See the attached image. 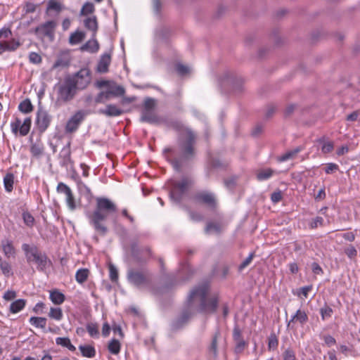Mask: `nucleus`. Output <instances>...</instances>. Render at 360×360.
<instances>
[{
	"mask_svg": "<svg viewBox=\"0 0 360 360\" xmlns=\"http://www.w3.org/2000/svg\"><path fill=\"white\" fill-rule=\"evenodd\" d=\"M56 27V22L53 20H49L37 27L34 32L37 35L46 36L52 39Z\"/></svg>",
	"mask_w": 360,
	"mask_h": 360,
	"instance_id": "obj_14",
	"label": "nucleus"
},
{
	"mask_svg": "<svg viewBox=\"0 0 360 360\" xmlns=\"http://www.w3.org/2000/svg\"><path fill=\"white\" fill-rule=\"evenodd\" d=\"M31 124L32 120L30 117L25 118L23 122L16 117L15 121L11 124V131L15 135L19 132L20 136H25L29 133Z\"/></svg>",
	"mask_w": 360,
	"mask_h": 360,
	"instance_id": "obj_12",
	"label": "nucleus"
},
{
	"mask_svg": "<svg viewBox=\"0 0 360 360\" xmlns=\"http://www.w3.org/2000/svg\"><path fill=\"white\" fill-rule=\"evenodd\" d=\"M4 43L6 51H10L16 50L20 45V42L18 41H15V39L9 41H4Z\"/></svg>",
	"mask_w": 360,
	"mask_h": 360,
	"instance_id": "obj_52",
	"label": "nucleus"
},
{
	"mask_svg": "<svg viewBox=\"0 0 360 360\" xmlns=\"http://www.w3.org/2000/svg\"><path fill=\"white\" fill-rule=\"evenodd\" d=\"M89 275V269H79L76 272L75 279L79 283L82 284L87 280Z\"/></svg>",
	"mask_w": 360,
	"mask_h": 360,
	"instance_id": "obj_37",
	"label": "nucleus"
},
{
	"mask_svg": "<svg viewBox=\"0 0 360 360\" xmlns=\"http://www.w3.org/2000/svg\"><path fill=\"white\" fill-rule=\"evenodd\" d=\"M70 80L73 81L77 90L86 89L91 82V71L87 68H82L72 76L67 77Z\"/></svg>",
	"mask_w": 360,
	"mask_h": 360,
	"instance_id": "obj_8",
	"label": "nucleus"
},
{
	"mask_svg": "<svg viewBox=\"0 0 360 360\" xmlns=\"http://www.w3.org/2000/svg\"><path fill=\"white\" fill-rule=\"evenodd\" d=\"M86 37L84 32L77 30L72 33L69 38L70 44H77L82 41Z\"/></svg>",
	"mask_w": 360,
	"mask_h": 360,
	"instance_id": "obj_29",
	"label": "nucleus"
},
{
	"mask_svg": "<svg viewBox=\"0 0 360 360\" xmlns=\"http://www.w3.org/2000/svg\"><path fill=\"white\" fill-rule=\"evenodd\" d=\"M194 314L192 307L188 304V307L184 309L179 316L172 321L171 323V329L176 331L181 329L188 322L191 317Z\"/></svg>",
	"mask_w": 360,
	"mask_h": 360,
	"instance_id": "obj_10",
	"label": "nucleus"
},
{
	"mask_svg": "<svg viewBox=\"0 0 360 360\" xmlns=\"http://www.w3.org/2000/svg\"><path fill=\"white\" fill-rule=\"evenodd\" d=\"M189 216L191 219L194 221H201L203 220V216L197 212L190 211Z\"/></svg>",
	"mask_w": 360,
	"mask_h": 360,
	"instance_id": "obj_64",
	"label": "nucleus"
},
{
	"mask_svg": "<svg viewBox=\"0 0 360 360\" xmlns=\"http://www.w3.org/2000/svg\"><path fill=\"white\" fill-rule=\"evenodd\" d=\"M30 323L36 328L44 329L46 324V319L44 317L32 316L30 319Z\"/></svg>",
	"mask_w": 360,
	"mask_h": 360,
	"instance_id": "obj_36",
	"label": "nucleus"
},
{
	"mask_svg": "<svg viewBox=\"0 0 360 360\" xmlns=\"http://www.w3.org/2000/svg\"><path fill=\"white\" fill-rule=\"evenodd\" d=\"M99 49V44L98 41L93 38L88 41H86L84 44H83L80 47V50L82 51H87L89 53H96Z\"/></svg>",
	"mask_w": 360,
	"mask_h": 360,
	"instance_id": "obj_23",
	"label": "nucleus"
},
{
	"mask_svg": "<svg viewBox=\"0 0 360 360\" xmlns=\"http://www.w3.org/2000/svg\"><path fill=\"white\" fill-rule=\"evenodd\" d=\"M18 108L22 112L29 113L33 110V105L30 99H25L20 103Z\"/></svg>",
	"mask_w": 360,
	"mask_h": 360,
	"instance_id": "obj_40",
	"label": "nucleus"
},
{
	"mask_svg": "<svg viewBox=\"0 0 360 360\" xmlns=\"http://www.w3.org/2000/svg\"><path fill=\"white\" fill-rule=\"evenodd\" d=\"M168 126L174 129L183 132L177 139V148L167 147L163 150V155L173 169L181 172L184 167L192 162L196 155V135L189 128L184 127L181 122L172 120L168 122Z\"/></svg>",
	"mask_w": 360,
	"mask_h": 360,
	"instance_id": "obj_1",
	"label": "nucleus"
},
{
	"mask_svg": "<svg viewBox=\"0 0 360 360\" xmlns=\"http://www.w3.org/2000/svg\"><path fill=\"white\" fill-rule=\"evenodd\" d=\"M66 195V202L70 210H75L76 208V205L75 202V198L72 194V191L65 194Z\"/></svg>",
	"mask_w": 360,
	"mask_h": 360,
	"instance_id": "obj_51",
	"label": "nucleus"
},
{
	"mask_svg": "<svg viewBox=\"0 0 360 360\" xmlns=\"http://www.w3.org/2000/svg\"><path fill=\"white\" fill-rule=\"evenodd\" d=\"M209 286L204 283L193 288L188 298V302L192 307L195 300H198L200 304L198 311L200 313L211 314L216 311L218 306L217 295L207 297Z\"/></svg>",
	"mask_w": 360,
	"mask_h": 360,
	"instance_id": "obj_3",
	"label": "nucleus"
},
{
	"mask_svg": "<svg viewBox=\"0 0 360 360\" xmlns=\"http://www.w3.org/2000/svg\"><path fill=\"white\" fill-rule=\"evenodd\" d=\"M127 278L129 283L136 288L148 286L151 284L152 274L147 269L127 270Z\"/></svg>",
	"mask_w": 360,
	"mask_h": 360,
	"instance_id": "obj_6",
	"label": "nucleus"
},
{
	"mask_svg": "<svg viewBox=\"0 0 360 360\" xmlns=\"http://www.w3.org/2000/svg\"><path fill=\"white\" fill-rule=\"evenodd\" d=\"M110 278L112 282H117L118 281V271L117 268L112 264L109 265Z\"/></svg>",
	"mask_w": 360,
	"mask_h": 360,
	"instance_id": "obj_55",
	"label": "nucleus"
},
{
	"mask_svg": "<svg viewBox=\"0 0 360 360\" xmlns=\"http://www.w3.org/2000/svg\"><path fill=\"white\" fill-rule=\"evenodd\" d=\"M79 349L83 356L93 358L96 355V349L91 345H79Z\"/></svg>",
	"mask_w": 360,
	"mask_h": 360,
	"instance_id": "obj_31",
	"label": "nucleus"
},
{
	"mask_svg": "<svg viewBox=\"0 0 360 360\" xmlns=\"http://www.w3.org/2000/svg\"><path fill=\"white\" fill-rule=\"evenodd\" d=\"M112 98L110 92L107 89L105 91H101L95 98L94 101L96 104L104 103Z\"/></svg>",
	"mask_w": 360,
	"mask_h": 360,
	"instance_id": "obj_38",
	"label": "nucleus"
},
{
	"mask_svg": "<svg viewBox=\"0 0 360 360\" xmlns=\"http://www.w3.org/2000/svg\"><path fill=\"white\" fill-rule=\"evenodd\" d=\"M278 340L274 333L270 334L268 338V349L269 350H274L278 347Z\"/></svg>",
	"mask_w": 360,
	"mask_h": 360,
	"instance_id": "obj_46",
	"label": "nucleus"
},
{
	"mask_svg": "<svg viewBox=\"0 0 360 360\" xmlns=\"http://www.w3.org/2000/svg\"><path fill=\"white\" fill-rule=\"evenodd\" d=\"M95 8L93 3L86 2L85 3L80 11L81 15H87L89 14H91L94 12Z\"/></svg>",
	"mask_w": 360,
	"mask_h": 360,
	"instance_id": "obj_47",
	"label": "nucleus"
},
{
	"mask_svg": "<svg viewBox=\"0 0 360 360\" xmlns=\"http://www.w3.org/2000/svg\"><path fill=\"white\" fill-rule=\"evenodd\" d=\"M0 269L2 271V273L5 276H9L11 272V266L10 264L6 261L1 262L0 263Z\"/></svg>",
	"mask_w": 360,
	"mask_h": 360,
	"instance_id": "obj_57",
	"label": "nucleus"
},
{
	"mask_svg": "<svg viewBox=\"0 0 360 360\" xmlns=\"http://www.w3.org/2000/svg\"><path fill=\"white\" fill-rule=\"evenodd\" d=\"M254 257L255 253H250L249 256L239 265L238 271L241 272L245 268H246L251 263Z\"/></svg>",
	"mask_w": 360,
	"mask_h": 360,
	"instance_id": "obj_56",
	"label": "nucleus"
},
{
	"mask_svg": "<svg viewBox=\"0 0 360 360\" xmlns=\"http://www.w3.org/2000/svg\"><path fill=\"white\" fill-rule=\"evenodd\" d=\"M108 91L112 96H121L124 94L125 90L122 86L117 85L116 84H111L110 83L108 88Z\"/></svg>",
	"mask_w": 360,
	"mask_h": 360,
	"instance_id": "obj_35",
	"label": "nucleus"
},
{
	"mask_svg": "<svg viewBox=\"0 0 360 360\" xmlns=\"http://www.w3.org/2000/svg\"><path fill=\"white\" fill-rule=\"evenodd\" d=\"M176 70L179 75L184 76L188 73L189 69L187 66L183 64H177L176 66Z\"/></svg>",
	"mask_w": 360,
	"mask_h": 360,
	"instance_id": "obj_61",
	"label": "nucleus"
},
{
	"mask_svg": "<svg viewBox=\"0 0 360 360\" xmlns=\"http://www.w3.org/2000/svg\"><path fill=\"white\" fill-rule=\"evenodd\" d=\"M22 250L28 263L34 262L37 265L39 271H44L48 264L51 263L45 252H41L36 245L30 246L27 243L22 245Z\"/></svg>",
	"mask_w": 360,
	"mask_h": 360,
	"instance_id": "obj_4",
	"label": "nucleus"
},
{
	"mask_svg": "<svg viewBox=\"0 0 360 360\" xmlns=\"http://www.w3.org/2000/svg\"><path fill=\"white\" fill-rule=\"evenodd\" d=\"M60 157L61 158V165L63 166L67 167L72 163L70 143H68L66 146L63 148Z\"/></svg>",
	"mask_w": 360,
	"mask_h": 360,
	"instance_id": "obj_22",
	"label": "nucleus"
},
{
	"mask_svg": "<svg viewBox=\"0 0 360 360\" xmlns=\"http://www.w3.org/2000/svg\"><path fill=\"white\" fill-rule=\"evenodd\" d=\"M220 337V330L217 329L212 338V341L208 348L209 352L213 354L214 358L218 355V340Z\"/></svg>",
	"mask_w": 360,
	"mask_h": 360,
	"instance_id": "obj_24",
	"label": "nucleus"
},
{
	"mask_svg": "<svg viewBox=\"0 0 360 360\" xmlns=\"http://www.w3.org/2000/svg\"><path fill=\"white\" fill-rule=\"evenodd\" d=\"M140 121L149 124H158L160 118L154 110H142Z\"/></svg>",
	"mask_w": 360,
	"mask_h": 360,
	"instance_id": "obj_18",
	"label": "nucleus"
},
{
	"mask_svg": "<svg viewBox=\"0 0 360 360\" xmlns=\"http://www.w3.org/2000/svg\"><path fill=\"white\" fill-rule=\"evenodd\" d=\"M29 60L33 64H39L41 63V57L36 52H31L29 55Z\"/></svg>",
	"mask_w": 360,
	"mask_h": 360,
	"instance_id": "obj_60",
	"label": "nucleus"
},
{
	"mask_svg": "<svg viewBox=\"0 0 360 360\" xmlns=\"http://www.w3.org/2000/svg\"><path fill=\"white\" fill-rule=\"evenodd\" d=\"M49 316L56 321H60L63 319V311L59 307H51L49 313Z\"/></svg>",
	"mask_w": 360,
	"mask_h": 360,
	"instance_id": "obj_45",
	"label": "nucleus"
},
{
	"mask_svg": "<svg viewBox=\"0 0 360 360\" xmlns=\"http://www.w3.org/2000/svg\"><path fill=\"white\" fill-rule=\"evenodd\" d=\"M65 8V6L63 4H62L60 1L58 0H49L48 1L46 11H55L57 13H60L63 9Z\"/></svg>",
	"mask_w": 360,
	"mask_h": 360,
	"instance_id": "obj_28",
	"label": "nucleus"
},
{
	"mask_svg": "<svg viewBox=\"0 0 360 360\" xmlns=\"http://www.w3.org/2000/svg\"><path fill=\"white\" fill-rule=\"evenodd\" d=\"M120 343L119 340L112 339L108 344V349L110 353L113 354H119L120 351Z\"/></svg>",
	"mask_w": 360,
	"mask_h": 360,
	"instance_id": "obj_43",
	"label": "nucleus"
},
{
	"mask_svg": "<svg viewBox=\"0 0 360 360\" xmlns=\"http://www.w3.org/2000/svg\"><path fill=\"white\" fill-rule=\"evenodd\" d=\"M320 143H322L321 151L323 153H330L334 148L333 143L331 141L325 142L323 139H320L318 141Z\"/></svg>",
	"mask_w": 360,
	"mask_h": 360,
	"instance_id": "obj_49",
	"label": "nucleus"
},
{
	"mask_svg": "<svg viewBox=\"0 0 360 360\" xmlns=\"http://www.w3.org/2000/svg\"><path fill=\"white\" fill-rule=\"evenodd\" d=\"M344 252L352 260H354L357 256V250L352 245H349L345 248Z\"/></svg>",
	"mask_w": 360,
	"mask_h": 360,
	"instance_id": "obj_50",
	"label": "nucleus"
},
{
	"mask_svg": "<svg viewBox=\"0 0 360 360\" xmlns=\"http://www.w3.org/2000/svg\"><path fill=\"white\" fill-rule=\"evenodd\" d=\"M84 27L89 31L92 32V37L96 38V35L98 28L97 18L95 15L87 17L84 20Z\"/></svg>",
	"mask_w": 360,
	"mask_h": 360,
	"instance_id": "obj_19",
	"label": "nucleus"
},
{
	"mask_svg": "<svg viewBox=\"0 0 360 360\" xmlns=\"http://www.w3.org/2000/svg\"><path fill=\"white\" fill-rule=\"evenodd\" d=\"M193 199L195 202L205 205L212 210H214L217 207V200L216 196L210 191H198L193 195Z\"/></svg>",
	"mask_w": 360,
	"mask_h": 360,
	"instance_id": "obj_9",
	"label": "nucleus"
},
{
	"mask_svg": "<svg viewBox=\"0 0 360 360\" xmlns=\"http://www.w3.org/2000/svg\"><path fill=\"white\" fill-rule=\"evenodd\" d=\"M86 330L91 337L98 336V327L96 323H88L86 325Z\"/></svg>",
	"mask_w": 360,
	"mask_h": 360,
	"instance_id": "obj_54",
	"label": "nucleus"
},
{
	"mask_svg": "<svg viewBox=\"0 0 360 360\" xmlns=\"http://www.w3.org/2000/svg\"><path fill=\"white\" fill-rule=\"evenodd\" d=\"M333 309L328 306L326 304L320 309V314L321 316V319L325 321L326 319L330 318L333 315Z\"/></svg>",
	"mask_w": 360,
	"mask_h": 360,
	"instance_id": "obj_44",
	"label": "nucleus"
},
{
	"mask_svg": "<svg viewBox=\"0 0 360 360\" xmlns=\"http://www.w3.org/2000/svg\"><path fill=\"white\" fill-rule=\"evenodd\" d=\"M302 150V148L301 147H297L292 150L288 151L280 158V160L284 162L288 160L293 159Z\"/></svg>",
	"mask_w": 360,
	"mask_h": 360,
	"instance_id": "obj_42",
	"label": "nucleus"
},
{
	"mask_svg": "<svg viewBox=\"0 0 360 360\" xmlns=\"http://www.w3.org/2000/svg\"><path fill=\"white\" fill-rule=\"evenodd\" d=\"M223 85H230L235 91H240L242 90L243 81L241 78L238 77L233 73L226 72L222 80Z\"/></svg>",
	"mask_w": 360,
	"mask_h": 360,
	"instance_id": "obj_15",
	"label": "nucleus"
},
{
	"mask_svg": "<svg viewBox=\"0 0 360 360\" xmlns=\"http://www.w3.org/2000/svg\"><path fill=\"white\" fill-rule=\"evenodd\" d=\"M22 218H23V221H24L25 224L27 226H28L30 227H32L33 226L34 222V219L30 213L24 212L22 214Z\"/></svg>",
	"mask_w": 360,
	"mask_h": 360,
	"instance_id": "obj_59",
	"label": "nucleus"
},
{
	"mask_svg": "<svg viewBox=\"0 0 360 360\" xmlns=\"http://www.w3.org/2000/svg\"><path fill=\"white\" fill-rule=\"evenodd\" d=\"M70 65V59L68 56H60L57 58L54 64L53 65V68H65L69 66Z\"/></svg>",
	"mask_w": 360,
	"mask_h": 360,
	"instance_id": "obj_41",
	"label": "nucleus"
},
{
	"mask_svg": "<svg viewBox=\"0 0 360 360\" xmlns=\"http://www.w3.org/2000/svg\"><path fill=\"white\" fill-rule=\"evenodd\" d=\"M44 150V146L40 142L32 143L30 146V152L34 157L39 158L43 155Z\"/></svg>",
	"mask_w": 360,
	"mask_h": 360,
	"instance_id": "obj_33",
	"label": "nucleus"
},
{
	"mask_svg": "<svg viewBox=\"0 0 360 360\" xmlns=\"http://www.w3.org/2000/svg\"><path fill=\"white\" fill-rule=\"evenodd\" d=\"M14 175L7 173L4 178V184L6 191L11 192L13 189Z\"/></svg>",
	"mask_w": 360,
	"mask_h": 360,
	"instance_id": "obj_39",
	"label": "nucleus"
},
{
	"mask_svg": "<svg viewBox=\"0 0 360 360\" xmlns=\"http://www.w3.org/2000/svg\"><path fill=\"white\" fill-rule=\"evenodd\" d=\"M77 89L75 87L73 81L65 77L63 83L60 84L58 89V100L65 103L72 101L77 94Z\"/></svg>",
	"mask_w": 360,
	"mask_h": 360,
	"instance_id": "obj_7",
	"label": "nucleus"
},
{
	"mask_svg": "<svg viewBox=\"0 0 360 360\" xmlns=\"http://www.w3.org/2000/svg\"><path fill=\"white\" fill-rule=\"evenodd\" d=\"M282 356L283 360H297L295 352L290 347L284 350Z\"/></svg>",
	"mask_w": 360,
	"mask_h": 360,
	"instance_id": "obj_48",
	"label": "nucleus"
},
{
	"mask_svg": "<svg viewBox=\"0 0 360 360\" xmlns=\"http://www.w3.org/2000/svg\"><path fill=\"white\" fill-rule=\"evenodd\" d=\"M339 167L335 163H328L324 170L326 174H331L333 172L338 170Z\"/></svg>",
	"mask_w": 360,
	"mask_h": 360,
	"instance_id": "obj_63",
	"label": "nucleus"
},
{
	"mask_svg": "<svg viewBox=\"0 0 360 360\" xmlns=\"http://www.w3.org/2000/svg\"><path fill=\"white\" fill-rule=\"evenodd\" d=\"M27 301L24 299H19L13 302L9 308V311L12 314H16L24 309Z\"/></svg>",
	"mask_w": 360,
	"mask_h": 360,
	"instance_id": "obj_27",
	"label": "nucleus"
},
{
	"mask_svg": "<svg viewBox=\"0 0 360 360\" xmlns=\"http://www.w3.org/2000/svg\"><path fill=\"white\" fill-rule=\"evenodd\" d=\"M323 219L321 217H316L314 219H313L309 224V226L311 229H316L318 226H323Z\"/></svg>",
	"mask_w": 360,
	"mask_h": 360,
	"instance_id": "obj_58",
	"label": "nucleus"
},
{
	"mask_svg": "<svg viewBox=\"0 0 360 360\" xmlns=\"http://www.w3.org/2000/svg\"><path fill=\"white\" fill-rule=\"evenodd\" d=\"M116 205L107 198H98L94 210L88 214L90 225L99 235L104 236L108 232L106 220L109 215L116 212Z\"/></svg>",
	"mask_w": 360,
	"mask_h": 360,
	"instance_id": "obj_2",
	"label": "nucleus"
},
{
	"mask_svg": "<svg viewBox=\"0 0 360 360\" xmlns=\"http://www.w3.org/2000/svg\"><path fill=\"white\" fill-rule=\"evenodd\" d=\"M3 252L6 257H10L15 255V248L11 241L6 240L1 242Z\"/></svg>",
	"mask_w": 360,
	"mask_h": 360,
	"instance_id": "obj_32",
	"label": "nucleus"
},
{
	"mask_svg": "<svg viewBox=\"0 0 360 360\" xmlns=\"http://www.w3.org/2000/svg\"><path fill=\"white\" fill-rule=\"evenodd\" d=\"M98 112L107 117H117L122 115L124 110L117 108L115 105L108 104L105 109H100Z\"/></svg>",
	"mask_w": 360,
	"mask_h": 360,
	"instance_id": "obj_17",
	"label": "nucleus"
},
{
	"mask_svg": "<svg viewBox=\"0 0 360 360\" xmlns=\"http://www.w3.org/2000/svg\"><path fill=\"white\" fill-rule=\"evenodd\" d=\"M274 170L271 168L259 169L257 172V179L259 181H264L271 178L274 174Z\"/></svg>",
	"mask_w": 360,
	"mask_h": 360,
	"instance_id": "obj_30",
	"label": "nucleus"
},
{
	"mask_svg": "<svg viewBox=\"0 0 360 360\" xmlns=\"http://www.w3.org/2000/svg\"><path fill=\"white\" fill-rule=\"evenodd\" d=\"M155 106V100L152 98H146L143 102V109L142 110H154Z\"/></svg>",
	"mask_w": 360,
	"mask_h": 360,
	"instance_id": "obj_53",
	"label": "nucleus"
},
{
	"mask_svg": "<svg viewBox=\"0 0 360 360\" xmlns=\"http://www.w3.org/2000/svg\"><path fill=\"white\" fill-rule=\"evenodd\" d=\"M171 30L165 26H160L155 30V39L158 41H166L170 36Z\"/></svg>",
	"mask_w": 360,
	"mask_h": 360,
	"instance_id": "obj_21",
	"label": "nucleus"
},
{
	"mask_svg": "<svg viewBox=\"0 0 360 360\" xmlns=\"http://www.w3.org/2000/svg\"><path fill=\"white\" fill-rule=\"evenodd\" d=\"M222 231V226L218 222L209 221L205 228V233L207 235L211 233L220 234Z\"/></svg>",
	"mask_w": 360,
	"mask_h": 360,
	"instance_id": "obj_26",
	"label": "nucleus"
},
{
	"mask_svg": "<svg viewBox=\"0 0 360 360\" xmlns=\"http://www.w3.org/2000/svg\"><path fill=\"white\" fill-rule=\"evenodd\" d=\"M111 62V57L109 53H104L101 56L97 65L96 70L100 73H105L108 71V67Z\"/></svg>",
	"mask_w": 360,
	"mask_h": 360,
	"instance_id": "obj_20",
	"label": "nucleus"
},
{
	"mask_svg": "<svg viewBox=\"0 0 360 360\" xmlns=\"http://www.w3.org/2000/svg\"><path fill=\"white\" fill-rule=\"evenodd\" d=\"M193 274V271L188 264L184 263L181 264L179 272V276L182 281H186L190 279Z\"/></svg>",
	"mask_w": 360,
	"mask_h": 360,
	"instance_id": "obj_25",
	"label": "nucleus"
},
{
	"mask_svg": "<svg viewBox=\"0 0 360 360\" xmlns=\"http://www.w3.org/2000/svg\"><path fill=\"white\" fill-rule=\"evenodd\" d=\"M86 113L84 110L77 111L67 122L65 131L68 134L75 132L84 120Z\"/></svg>",
	"mask_w": 360,
	"mask_h": 360,
	"instance_id": "obj_11",
	"label": "nucleus"
},
{
	"mask_svg": "<svg viewBox=\"0 0 360 360\" xmlns=\"http://www.w3.org/2000/svg\"><path fill=\"white\" fill-rule=\"evenodd\" d=\"M233 338L235 342L243 340L240 329L235 326L233 330Z\"/></svg>",
	"mask_w": 360,
	"mask_h": 360,
	"instance_id": "obj_62",
	"label": "nucleus"
},
{
	"mask_svg": "<svg viewBox=\"0 0 360 360\" xmlns=\"http://www.w3.org/2000/svg\"><path fill=\"white\" fill-rule=\"evenodd\" d=\"M308 319L307 314L304 311L298 309L288 321L287 327L288 328L293 329L295 322H298L301 326H304L308 321Z\"/></svg>",
	"mask_w": 360,
	"mask_h": 360,
	"instance_id": "obj_16",
	"label": "nucleus"
},
{
	"mask_svg": "<svg viewBox=\"0 0 360 360\" xmlns=\"http://www.w3.org/2000/svg\"><path fill=\"white\" fill-rule=\"evenodd\" d=\"M65 295L57 290H54L50 292V300L55 304H60L65 301Z\"/></svg>",
	"mask_w": 360,
	"mask_h": 360,
	"instance_id": "obj_34",
	"label": "nucleus"
},
{
	"mask_svg": "<svg viewBox=\"0 0 360 360\" xmlns=\"http://www.w3.org/2000/svg\"><path fill=\"white\" fill-rule=\"evenodd\" d=\"M193 184V180L188 176H183L179 181H171L169 191L170 198L177 203L181 202L184 195Z\"/></svg>",
	"mask_w": 360,
	"mask_h": 360,
	"instance_id": "obj_5",
	"label": "nucleus"
},
{
	"mask_svg": "<svg viewBox=\"0 0 360 360\" xmlns=\"http://www.w3.org/2000/svg\"><path fill=\"white\" fill-rule=\"evenodd\" d=\"M51 116L41 108L37 110L36 124L41 133L44 132L50 125Z\"/></svg>",
	"mask_w": 360,
	"mask_h": 360,
	"instance_id": "obj_13",
	"label": "nucleus"
}]
</instances>
